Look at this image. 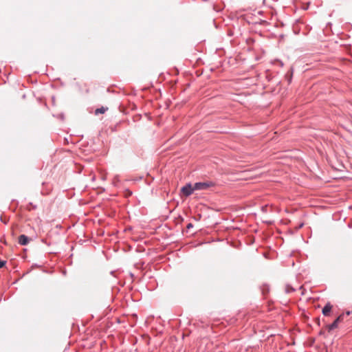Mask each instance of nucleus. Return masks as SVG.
Wrapping results in <instances>:
<instances>
[{"label": "nucleus", "mask_w": 352, "mask_h": 352, "mask_svg": "<svg viewBox=\"0 0 352 352\" xmlns=\"http://www.w3.org/2000/svg\"><path fill=\"white\" fill-rule=\"evenodd\" d=\"M350 314H351V312H350V311H346V314L347 316L350 315Z\"/></svg>", "instance_id": "nucleus-10"}, {"label": "nucleus", "mask_w": 352, "mask_h": 352, "mask_svg": "<svg viewBox=\"0 0 352 352\" xmlns=\"http://www.w3.org/2000/svg\"><path fill=\"white\" fill-rule=\"evenodd\" d=\"M214 185V183L212 182H197L194 184V189L195 190H206Z\"/></svg>", "instance_id": "nucleus-1"}, {"label": "nucleus", "mask_w": 352, "mask_h": 352, "mask_svg": "<svg viewBox=\"0 0 352 352\" xmlns=\"http://www.w3.org/2000/svg\"><path fill=\"white\" fill-rule=\"evenodd\" d=\"M30 205L32 207V208L35 209L36 208V206L33 205L32 203H30Z\"/></svg>", "instance_id": "nucleus-9"}, {"label": "nucleus", "mask_w": 352, "mask_h": 352, "mask_svg": "<svg viewBox=\"0 0 352 352\" xmlns=\"http://www.w3.org/2000/svg\"><path fill=\"white\" fill-rule=\"evenodd\" d=\"M6 263V261L0 260V269L3 267Z\"/></svg>", "instance_id": "nucleus-7"}, {"label": "nucleus", "mask_w": 352, "mask_h": 352, "mask_svg": "<svg viewBox=\"0 0 352 352\" xmlns=\"http://www.w3.org/2000/svg\"><path fill=\"white\" fill-rule=\"evenodd\" d=\"M291 79H292V77H290V78H289V80H288L289 82H291Z\"/></svg>", "instance_id": "nucleus-11"}, {"label": "nucleus", "mask_w": 352, "mask_h": 352, "mask_svg": "<svg viewBox=\"0 0 352 352\" xmlns=\"http://www.w3.org/2000/svg\"><path fill=\"white\" fill-rule=\"evenodd\" d=\"M107 108H104L102 107L101 108H98L95 110V114L98 115L99 113H104L107 111Z\"/></svg>", "instance_id": "nucleus-6"}, {"label": "nucleus", "mask_w": 352, "mask_h": 352, "mask_svg": "<svg viewBox=\"0 0 352 352\" xmlns=\"http://www.w3.org/2000/svg\"><path fill=\"white\" fill-rule=\"evenodd\" d=\"M344 318V314L340 315L331 324H329L327 329L329 331L333 330L337 328L338 326V323L340 321L342 320Z\"/></svg>", "instance_id": "nucleus-2"}, {"label": "nucleus", "mask_w": 352, "mask_h": 352, "mask_svg": "<svg viewBox=\"0 0 352 352\" xmlns=\"http://www.w3.org/2000/svg\"><path fill=\"white\" fill-rule=\"evenodd\" d=\"M192 227H193V226H192V224L191 223H189L187 225V226H186L187 229H190V228H192Z\"/></svg>", "instance_id": "nucleus-8"}, {"label": "nucleus", "mask_w": 352, "mask_h": 352, "mask_svg": "<svg viewBox=\"0 0 352 352\" xmlns=\"http://www.w3.org/2000/svg\"><path fill=\"white\" fill-rule=\"evenodd\" d=\"M195 189H194V186H192L190 184H188L182 187V191L186 196L190 195Z\"/></svg>", "instance_id": "nucleus-3"}, {"label": "nucleus", "mask_w": 352, "mask_h": 352, "mask_svg": "<svg viewBox=\"0 0 352 352\" xmlns=\"http://www.w3.org/2000/svg\"><path fill=\"white\" fill-rule=\"evenodd\" d=\"M30 239L25 234L19 236V243L21 245H26L30 242Z\"/></svg>", "instance_id": "nucleus-4"}, {"label": "nucleus", "mask_w": 352, "mask_h": 352, "mask_svg": "<svg viewBox=\"0 0 352 352\" xmlns=\"http://www.w3.org/2000/svg\"><path fill=\"white\" fill-rule=\"evenodd\" d=\"M331 309L332 305L330 304V302H327L322 309V314L324 316H328L331 312Z\"/></svg>", "instance_id": "nucleus-5"}]
</instances>
